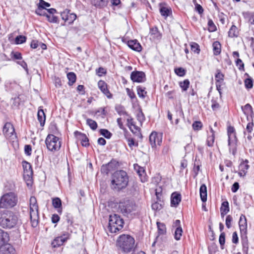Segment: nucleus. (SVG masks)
I'll return each instance as SVG.
<instances>
[{"label": "nucleus", "mask_w": 254, "mask_h": 254, "mask_svg": "<svg viewBox=\"0 0 254 254\" xmlns=\"http://www.w3.org/2000/svg\"><path fill=\"white\" fill-rule=\"evenodd\" d=\"M18 223L16 215L11 211L3 210L0 211V226L3 228L11 229Z\"/></svg>", "instance_id": "nucleus-1"}, {"label": "nucleus", "mask_w": 254, "mask_h": 254, "mask_svg": "<svg viewBox=\"0 0 254 254\" xmlns=\"http://www.w3.org/2000/svg\"><path fill=\"white\" fill-rule=\"evenodd\" d=\"M128 182L127 173L123 170L117 171L113 174L111 188L114 190L119 191L127 186Z\"/></svg>", "instance_id": "nucleus-2"}, {"label": "nucleus", "mask_w": 254, "mask_h": 254, "mask_svg": "<svg viewBox=\"0 0 254 254\" xmlns=\"http://www.w3.org/2000/svg\"><path fill=\"white\" fill-rule=\"evenodd\" d=\"M134 239L129 235H123L117 240V245L124 253L127 254L131 252L134 248Z\"/></svg>", "instance_id": "nucleus-3"}, {"label": "nucleus", "mask_w": 254, "mask_h": 254, "mask_svg": "<svg viewBox=\"0 0 254 254\" xmlns=\"http://www.w3.org/2000/svg\"><path fill=\"white\" fill-rule=\"evenodd\" d=\"M119 209L124 215L127 216L135 214L138 211V207L136 204L129 200L120 202Z\"/></svg>", "instance_id": "nucleus-4"}, {"label": "nucleus", "mask_w": 254, "mask_h": 254, "mask_svg": "<svg viewBox=\"0 0 254 254\" xmlns=\"http://www.w3.org/2000/svg\"><path fill=\"white\" fill-rule=\"evenodd\" d=\"M124 221L120 216L117 214L110 215L108 229L111 233H117L123 228Z\"/></svg>", "instance_id": "nucleus-5"}, {"label": "nucleus", "mask_w": 254, "mask_h": 254, "mask_svg": "<svg viewBox=\"0 0 254 254\" xmlns=\"http://www.w3.org/2000/svg\"><path fill=\"white\" fill-rule=\"evenodd\" d=\"M17 203V198L13 192H8L3 194L0 199V207L3 208H11Z\"/></svg>", "instance_id": "nucleus-6"}, {"label": "nucleus", "mask_w": 254, "mask_h": 254, "mask_svg": "<svg viewBox=\"0 0 254 254\" xmlns=\"http://www.w3.org/2000/svg\"><path fill=\"white\" fill-rule=\"evenodd\" d=\"M45 143L48 149L51 151H58L61 147V141L59 138L51 134L47 136Z\"/></svg>", "instance_id": "nucleus-7"}, {"label": "nucleus", "mask_w": 254, "mask_h": 254, "mask_svg": "<svg viewBox=\"0 0 254 254\" xmlns=\"http://www.w3.org/2000/svg\"><path fill=\"white\" fill-rule=\"evenodd\" d=\"M227 133L228 135V145L229 146L230 152H231L233 155H235L236 152V143L237 141L235 130L233 127L229 126L228 127Z\"/></svg>", "instance_id": "nucleus-8"}, {"label": "nucleus", "mask_w": 254, "mask_h": 254, "mask_svg": "<svg viewBox=\"0 0 254 254\" xmlns=\"http://www.w3.org/2000/svg\"><path fill=\"white\" fill-rule=\"evenodd\" d=\"M3 133L6 138H12L13 136H16L15 129L13 126L9 122L5 124L3 127Z\"/></svg>", "instance_id": "nucleus-9"}, {"label": "nucleus", "mask_w": 254, "mask_h": 254, "mask_svg": "<svg viewBox=\"0 0 254 254\" xmlns=\"http://www.w3.org/2000/svg\"><path fill=\"white\" fill-rule=\"evenodd\" d=\"M130 79L133 82H143L146 80L145 74L143 71H133L130 74Z\"/></svg>", "instance_id": "nucleus-10"}, {"label": "nucleus", "mask_w": 254, "mask_h": 254, "mask_svg": "<svg viewBox=\"0 0 254 254\" xmlns=\"http://www.w3.org/2000/svg\"><path fill=\"white\" fill-rule=\"evenodd\" d=\"M9 240L8 234L0 229V247L5 246L8 249L10 247V245L8 244Z\"/></svg>", "instance_id": "nucleus-11"}, {"label": "nucleus", "mask_w": 254, "mask_h": 254, "mask_svg": "<svg viewBox=\"0 0 254 254\" xmlns=\"http://www.w3.org/2000/svg\"><path fill=\"white\" fill-rule=\"evenodd\" d=\"M30 217L32 227H36L39 219L38 208L30 209Z\"/></svg>", "instance_id": "nucleus-12"}, {"label": "nucleus", "mask_w": 254, "mask_h": 254, "mask_svg": "<svg viewBox=\"0 0 254 254\" xmlns=\"http://www.w3.org/2000/svg\"><path fill=\"white\" fill-rule=\"evenodd\" d=\"M149 141L152 147L160 145L162 142V138L156 132H152L149 136Z\"/></svg>", "instance_id": "nucleus-13"}, {"label": "nucleus", "mask_w": 254, "mask_h": 254, "mask_svg": "<svg viewBox=\"0 0 254 254\" xmlns=\"http://www.w3.org/2000/svg\"><path fill=\"white\" fill-rule=\"evenodd\" d=\"M74 134L76 137L81 141L82 146L85 147L89 146V140L85 134L76 131L74 132Z\"/></svg>", "instance_id": "nucleus-14"}, {"label": "nucleus", "mask_w": 254, "mask_h": 254, "mask_svg": "<svg viewBox=\"0 0 254 254\" xmlns=\"http://www.w3.org/2000/svg\"><path fill=\"white\" fill-rule=\"evenodd\" d=\"M22 164L23 168L24 176H27L29 178L31 177L33 174L31 165L25 160L22 161Z\"/></svg>", "instance_id": "nucleus-15"}, {"label": "nucleus", "mask_w": 254, "mask_h": 254, "mask_svg": "<svg viewBox=\"0 0 254 254\" xmlns=\"http://www.w3.org/2000/svg\"><path fill=\"white\" fill-rule=\"evenodd\" d=\"M98 86L101 91L109 98L112 96L111 94L107 88V84L103 80H100L98 83Z\"/></svg>", "instance_id": "nucleus-16"}, {"label": "nucleus", "mask_w": 254, "mask_h": 254, "mask_svg": "<svg viewBox=\"0 0 254 254\" xmlns=\"http://www.w3.org/2000/svg\"><path fill=\"white\" fill-rule=\"evenodd\" d=\"M248 161L246 160L245 161L242 162L239 166V175L241 177H244L246 175L247 170L249 168V165L248 164Z\"/></svg>", "instance_id": "nucleus-17"}, {"label": "nucleus", "mask_w": 254, "mask_h": 254, "mask_svg": "<svg viewBox=\"0 0 254 254\" xmlns=\"http://www.w3.org/2000/svg\"><path fill=\"white\" fill-rule=\"evenodd\" d=\"M128 46L132 50L140 52L141 51L142 47L140 44L136 40H131L127 42Z\"/></svg>", "instance_id": "nucleus-18"}, {"label": "nucleus", "mask_w": 254, "mask_h": 254, "mask_svg": "<svg viewBox=\"0 0 254 254\" xmlns=\"http://www.w3.org/2000/svg\"><path fill=\"white\" fill-rule=\"evenodd\" d=\"M181 201V195L177 192H173L171 195V205L176 206Z\"/></svg>", "instance_id": "nucleus-19"}, {"label": "nucleus", "mask_w": 254, "mask_h": 254, "mask_svg": "<svg viewBox=\"0 0 254 254\" xmlns=\"http://www.w3.org/2000/svg\"><path fill=\"white\" fill-rule=\"evenodd\" d=\"M239 225L240 231L246 233L247 228V222L246 216L243 214L240 216Z\"/></svg>", "instance_id": "nucleus-20"}, {"label": "nucleus", "mask_w": 254, "mask_h": 254, "mask_svg": "<svg viewBox=\"0 0 254 254\" xmlns=\"http://www.w3.org/2000/svg\"><path fill=\"white\" fill-rule=\"evenodd\" d=\"M37 118L40 126L43 127L45 123L46 115L43 109H39L37 113Z\"/></svg>", "instance_id": "nucleus-21"}, {"label": "nucleus", "mask_w": 254, "mask_h": 254, "mask_svg": "<svg viewBox=\"0 0 254 254\" xmlns=\"http://www.w3.org/2000/svg\"><path fill=\"white\" fill-rule=\"evenodd\" d=\"M52 205L55 208L58 209V211L62 213V200L59 197H55L52 199Z\"/></svg>", "instance_id": "nucleus-22"}, {"label": "nucleus", "mask_w": 254, "mask_h": 254, "mask_svg": "<svg viewBox=\"0 0 254 254\" xmlns=\"http://www.w3.org/2000/svg\"><path fill=\"white\" fill-rule=\"evenodd\" d=\"M134 168L136 170L137 173L140 178L142 182H145L147 181V179L145 176V170L143 167H141L138 165L134 166Z\"/></svg>", "instance_id": "nucleus-23"}, {"label": "nucleus", "mask_w": 254, "mask_h": 254, "mask_svg": "<svg viewBox=\"0 0 254 254\" xmlns=\"http://www.w3.org/2000/svg\"><path fill=\"white\" fill-rule=\"evenodd\" d=\"M199 193L201 200L202 202L207 200V188L205 184H202L199 189Z\"/></svg>", "instance_id": "nucleus-24"}, {"label": "nucleus", "mask_w": 254, "mask_h": 254, "mask_svg": "<svg viewBox=\"0 0 254 254\" xmlns=\"http://www.w3.org/2000/svg\"><path fill=\"white\" fill-rule=\"evenodd\" d=\"M63 244L64 237L62 236L55 238L51 244L52 247L54 248L62 246Z\"/></svg>", "instance_id": "nucleus-25"}, {"label": "nucleus", "mask_w": 254, "mask_h": 254, "mask_svg": "<svg viewBox=\"0 0 254 254\" xmlns=\"http://www.w3.org/2000/svg\"><path fill=\"white\" fill-rule=\"evenodd\" d=\"M67 11V15L65 18H64V23H67L68 24H71L75 20L76 15L75 14L69 13V10L66 9Z\"/></svg>", "instance_id": "nucleus-26"}, {"label": "nucleus", "mask_w": 254, "mask_h": 254, "mask_svg": "<svg viewBox=\"0 0 254 254\" xmlns=\"http://www.w3.org/2000/svg\"><path fill=\"white\" fill-rule=\"evenodd\" d=\"M213 50L214 55L215 56L219 55L221 51V46L218 41H215L213 43Z\"/></svg>", "instance_id": "nucleus-27"}, {"label": "nucleus", "mask_w": 254, "mask_h": 254, "mask_svg": "<svg viewBox=\"0 0 254 254\" xmlns=\"http://www.w3.org/2000/svg\"><path fill=\"white\" fill-rule=\"evenodd\" d=\"M67 78L68 80V84L69 86L72 85L76 81V76L73 72H70L67 73Z\"/></svg>", "instance_id": "nucleus-28"}, {"label": "nucleus", "mask_w": 254, "mask_h": 254, "mask_svg": "<svg viewBox=\"0 0 254 254\" xmlns=\"http://www.w3.org/2000/svg\"><path fill=\"white\" fill-rule=\"evenodd\" d=\"M242 109L244 112V113L247 115H251L252 116L254 113L253 111V108L250 104H247L245 106H242Z\"/></svg>", "instance_id": "nucleus-29"}, {"label": "nucleus", "mask_w": 254, "mask_h": 254, "mask_svg": "<svg viewBox=\"0 0 254 254\" xmlns=\"http://www.w3.org/2000/svg\"><path fill=\"white\" fill-rule=\"evenodd\" d=\"M108 0H92V2L96 7H103L107 5Z\"/></svg>", "instance_id": "nucleus-30"}, {"label": "nucleus", "mask_w": 254, "mask_h": 254, "mask_svg": "<svg viewBox=\"0 0 254 254\" xmlns=\"http://www.w3.org/2000/svg\"><path fill=\"white\" fill-rule=\"evenodd\" d=\"M145 88L141 86H137V92L138 96L142 99L145 98L147 92L145 90Z\"/></svg>", "instance_id": "nucleus-31"}, {"label": "nucleus", "mask_w": 254, "mask_h": 254, "mask_svg": "<svg viewBox=\"0 0 254 254\" xmlns=\"http://www.w3.org/2000/svg\"><path fill=\"white\" fill-rule=\"evenodd\" d=\"M229 36L230 37H237L238 35V29L237 27L233 25L228 32Z\"/></svg>", "instance_id": "nucleus-32"}, {"label": "nucleus", "mask_w": 254, "mask_h": 254, "mask_svg": "<svg viewBox=\"0 0 254 254\" xmlns=\"http://www.w3.org/2000/svg\"><path fill=\"white\" fill-rule=\"evenodd\" d=\"M157 225L158 230V233L160 235L164 234L166 232V228L165 225L159 222H157Z\"/></svg>", "instance_id": "nucleus-33"}, {"label": "nucleus", "mask_w": 254, "mask_h": 254, "mask_svg": "<svg viewBox=\"0 0 254 254\" xmlns=\"http://www.w3.org/2000/svg\"><path fill=\"white\" fill-rule=\"evenodd\" d=\"M215 77L216 82H220V83H222L223 82L224 75L221 72L220 70H217V73Z\"/></svg>", "instance_id": "nucleus-34"}, {"label": "nucleus", "mask_w": 254, "mask_h": 254, "mask_svg": "<svg viewBox=\"0 0 254 254\" xmlns=\"http://www.w3.org/2000/svg\"><path fill=\"white\" fill-rule=\"evenodd\" d=\"M179 85L182 90L185 91L187 90L190 85V81L188 79H185L183 81L179 82Z\"/></svg>", "instance_id": "nucleus-35"}, {"label": "nucleus", "mask_w": 254, "mask_h": 254, "mask_svg": "<svg viewBox=\"0 0 254 254\" xmlns=\"http://www.w3.org/2000/svg\"><path fill=\"white\" fill-rule=\"evenodd\" d=\"M86 124L93 130H95L97 128V123L92 119H87L86 120Z\"/></svg>", "instance_id": "nucleus-36"}, {"label": "nucleus", "mask_w": 254, "mask_h": 254, "mask_svg": "<svg viewBox=\"0 0 254 254\" xmlns=\"http://www.w3.org/2000/svg\"><path fill=\"white\" fill-rule=\"evenodd\" d=\"M30 209V208H38V206L37 203V199L35 196H31L29 200Z\"/></svg>", "instance_id": "nucleus-37"}, {"label": "nucleus", "mask_w": 254, "mask_h": 254, "mask_svg": "<svg viewBox=\"0 0 254 254\" xmlns=\"http://www.w3.org/2000/svg\"><path fill=\"white\" fill-rule=\"evenodd\" d=\"M182 233L183 230L182 227L176 228L174 234L175 239L177 241L180 240L182 235Z\"/></svg>", "instance_id": "nucleus-38"}, {"label": "nucleus", "mask_w": 254, "mask_h": 254, "mask_svg": "<svg viewBox=\"0 0 254 254\" xmlns=\"http://www.w3.org/2000/svg\"><path fill=\"white\" fill-rule=\"evenodd\" d=\"M26 37L23 35H18L15 39V42L16 44H21L26 41Z\"/></svg>", "instance_id": "nucleus-39"}, {"label": "nucleus", "mask_w": 254, "mask_h": 254, "mask_svg": "<svg viewBox=\"0 0 254 254\" xmlns=\"http://www.w3.org/2000/svg\"><path fill=\"white\" fill-rule=\"evenodd\" d=\"M171 11L170 9L166 7H161L160 9V12L161 14L165 17H167L169 15V13Z\"/></svg>", "instance_id": "nucleus-40"}, {"label": "nucleus", "mask_w": 254, "mask_h": 254, "mask_svg": "<svg viewBox=\"0 0 254 254\" xmlns=\"http://www.w3.org/2000/svg\"><path fill=\"white\" fill-rule=\"evenodd\" d=\"M219 242L221 248L223 249L225 243V233L224 232H221L219 236Z\"/></svg>", "instance_id": "nucleus-41"}, {"label": "nucleus", "mask_w": 254, "mask_h": 254, "mask_svg": "<svg viewBox=\"0 0 254 254\" xmlns=\"http://www.w3.org/2000/svg\"><path fill=\"white\" fill-rule=\"evenodd\" d=\"M45 16L47 18V20L51 23H57L58 21V17L55 15H51L48 13L46 14Z\"/></svg>", "instance_id": "nucleus-42"}, {"label": "nucleus", "mask_w": 254, "mask_h": 254, "mask_svg": "<svg viewBox=\"0 0 254 254\" xmlns=\"http://www.w3.org/2000/svg\"><path fill=\"white\" fill-rule=\"evenodd\" d=\"M245 85L246 88L251 89L253 87V81L251 78H248L245 80Z\"/></svg>", "instance_id": "nucleus-43"}, {"label": "nucleus", "mask_w": 254, "mask_h": 254, "mask_svg": "<svg viewBox=\"0 0 254 254\" xmlns=\"http://www.w3.org/2000/svg\"><path fill=\"white\" fill-rule=\"evenodd\" d=\"M100 132L101 135L108 139L110 138L112 136V133L106 129H101Z\"/></svg>", "instance_id": "nucleus-44"}, {"label": "nucleus", "mask_w": 254, "mask_h": 254, "mask_svg": "<svg viewBox=\"0 0 254 254\" xmlns=\"http://www.w3.org/2000/svg\"><path fill=\"white\" fill-rule=\"evenodd\" d=\"M192 128L195 130H198L201 129L202 124L200 121H195L192 124Z\"/></svg>", "instance_id": "nucleus-45"}, {"label": "nucleus", "mask_w": 254, "mask_h": 254, "mask_svg": "<svg viewBox=\"0 0 254 254\" xmlns=\"http://www.w3.org/2000/svg\"><path fill=\"white\" fill-rule=\"evenodd\" d=\"M110 165H111V164H107L106 165H103L101 167V172L104 174H108L109 172L111 171V168H109Z\"/></svg>", "instance_id": "nucleus-46"}, {"label": "nucleus", "mask_w": 254, "mask_h": 254, "mask_svg": "<svg viewBox=\"0 0 254 254\" xmlns=\"http://www.w3.org/2000/svg\"><path fill=\"white\" fill-rule=\"evenodd\" d=\"M40 7L44 9H47L46 7H49L51 6L50 3L45 1L44 0H39V2L38 4Z\"/></svg>", "instance_id": "nucleus-47"}, {"label": "nucleus", "mask_w": 254, "mask_h": 254, "mask_svg": "<svg viewBox=\"0 0 254 254\" xmlns=\"http://www.w3.org/2000/svg\"><path fill=\"white\" fill-rule=\"evenodd\" d=\"M208 30L210 32H214L216 29V27L211 19H209L208 22Z\"/></svg>", "instance_id": "nucleus-48"}, {"label": "nucleus", "mask_w": 254, "mask_h": 254, "mask_svg": "<svg viewBox=\"0 0 254 254\" xmlns=\"http://www.w3.org/2000/svg\"><path fill=\"white\" fill-rule=\"evenodd\" d=\"M11 57L12 59L15 60H21L22 59L21 54L18 52H12Z\"/></svg>", "instance_id": "nucleus-49"}, {"label": "nucleus", "mask_w": 254, "mask_h": 254, "mask_svg": "<svg viewBox=\"0 0 254 254\" xmlns=\"http://www.w3.org/2000/svg\"><path fill=\"white\" fill-rule=\"evenodd\" d=\"M44 10V9L40 7L38 5V8L35 10V13L38 15L45 16L47 13Z\"/></svg>", "instance_id": "nucleus-50"}, {"label": "nucleus", "mask_w": 254, "mask_h": 254, "mask_svg": "<svg viewBox=\"0 0 254 254\" xmlns=\"http://www.w3.org/2000/svg\"><path fill=\"white\" fill-rule=\"evenodd\" d=\"M116 110L120 115H127V113L125 110V109L121 106H119L116 107Z\"/></svg>", "instance_id": "nucleus-51"}, {"label": "nucleus", "mask_w": 254, "mask_h": 254, "mask_svg": "<svg viewBox=\"0 0 254 254\" xmlns=\"http://www.w3.org/2000/svg\"><path fill=\"white\" fill-rule=\"evenodd\" d=\"M150 34L151 35H154V36L156 37H158L160 36L158 32V28L156 27L150 28Z\"/></svg>", "instance_id": "nucleus-52"}, {"label": "nucleus", "mask_w": 254, "mask_h": 254, "mask_svg": "<svg viewBox=\"0 0 254 254\" xmlns=\"http://www.w3.org/2000/svg\"><path fill=\"white\" fill-rule=\"evenodd\" d=\"M191 50L194 53L196 54H198L200 52V49H199V45L195 43H193L191 45Z\"/></svg>", "instance_id": "nucleus-53"}, {"label": "nucleus", "mask_w": 254, "mask_h": 254, "mask_svg": "<svg viewBox=\"0 0 254 254\" xmlns=\"http://www.w3.org/2000/svg\"><path fill=\"white\" fill-rule=\"evenodd\" d=\"M220 211H229V203L228 201H224L221 205Z\"/></svg>", "instance_id": "nucleus-54"}, {"label": "nucleus", "mask_w": 254, "mask_h": 254, "mask_svg": "<svg viewBox=\"0 0 254 254\" xmlns=\"http://www.w3.org/2000/svg\"><path fill=\"white\" fill-rule=\"evenodd\" d=\"M175 73L178 75H179L180 76H183L186 73L185 70L184 68H182V67H179V68H176L175 69Z\"/></svg>", "instance_id": "nucleus-55"}, {"label": "nucleus", "mask_w": 254, "mask_h": 254, "mask_svg": "<svg viewBox=\"0 0 254 254\" xmlns=\"http://www.w3.org/2000/svg\"><path fill=\"white\" fill-rule=\"evenodd\" d=\"M233 220V218L231 215H227L226 218V227L229 229L231 227V222Z\"/></svg>", "instance_id": "nucleus-56"}, {"label": "nucleus", "mask_w": 254, "mask_h": 254, "mask_svg": "<svg viewBox=\"0 0 254 254\" xmlns=\"http://www.w3.org/2000/svg\"><path fill=\"white\" fill-rule=\"evenodd\" d=\"M24 152L25 154L30 156L32 152L31 146L30 145H25L24 146Z\"/></svg>", "instance_id": "nucleus-57"}, {"label": "nucleus", "mask_w": 254, "mask_h": 254, "mask_svg": "<svg viewBox=\"0 0 254 254\" xmlns=\"http://www.w3.org/2000/svg\"><path fill=\"white\" fill-rule=\"evenodd\" d=\"M214 141V134H212L211 136L208 137L207 140V145L209 146H212L213 144Z\"/></svg>", "instance_id": "nucleus-58"}, {"label": "nucleus", "mask_w": 254, "mask_h": 254, "mask_svg": "<svg viewBox=\"0 0 254 254\" xmlns=\"http://www.w3.org/2000/svg\"><path fill=\"white\" fill-rule=\"evenodd\" d=\"M232 243L235 244H237L239 242V238L238 234L236 232H233L232 234Z\"/></svg>", "instance_id": "nucleus-59"}, {"label": "nucleus", "mask_w": 254, "mask_h": 254, "mask_svg": "<svg viewBox=\"0 0 254 254\" xmlns=\"http://www.w3.org/2000/svg\"><path fill=\"white\" fill-rule=\"evenodd\" d=\"M236 64L237 66H239V68L240 70H244V64L241 59H238L236 61Z\"/></svg>", "instance_id": "nucleus-60"}, {"label": "nucleus", "mask_w": 254, "mask_h": 254, "mask_svg": "<svg viewBox=\"0 0 254 254\" xmlns=\"http://www.w3.org/2000/svg\"><path fill=\"white\" fill-rule=\"evenodd\" d=\"M212 105H211V108L213 111L216 110L220 108L219 104L214 100H212Z\"/></svg>", "instance_id": "nucleus-61"}, {"label": "nucleus", "mask_w": 254, "mask_h": 254, "mask_svg": "<svg viewBox=\"0 0 254 254\" xmlns=\"http://www.w3.org/2000/svg\"><path fill=\"white\" fill-rule=\"evenodd\" d=\"M152 208L155 210H160L162 208V205L158 202H155L152 204Z\"/></svg>", "instance_id": "nucleus-62"}, {"label": "nucleus", "mask_w": 254, "mask_h": 254, "mask_svg": "<svg viewBox=\"0 0 254 254\" xmlns=\"http://www.w3.org/2000/svg\"><path fill=\"white\" fill-rule=\"evenodd\" d=\"M239 188V184L238 182H235L231 188V190L233 192H236L237 191Z\"/></svg>", "instance_id": "nucleus-63"}, {"label": "nucleus", "mask_w": 254, "mask_h": 254, "mask_svg": "<svg viewBox=\"0 0 254 254\" xmlns=\"http://www.w3.org/2000/svg\"><path fill=\"white\" fill-rule=\"evenodd\" d=\"M253 126H254V124H253V122H250L247 124V127H246V130L248 133H251L252 131L253 128Z\"/></svg>", "instance_id": "nucleus-64"}]
</instances>
